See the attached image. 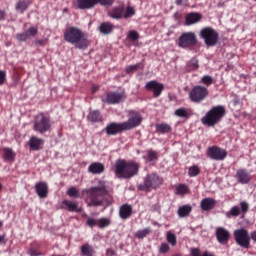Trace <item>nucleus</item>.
Segmentation results:
<instances>
[{
  "label": "nucleus",
  "instance_id": "obj_1",
  "mask_svg": "<svg viewBox=\"0 0 256 256\" xmlns=\"http://www.w3.org/2000/svg\"><path fill=\"white\" fill-rule=\"evenodd\" d=\"M107 193H109V189L105 181H100L98 186L82 190V194L86 195L85 202L88 207H101Z\"/></svg>",
  "mask_w": 256,
  "mask_h": 256
},
{
  "label": "nucleus",
  "instance_id": "obj_2",
  "mask_svg": "<svg viewBox=\"0 0 256 256\" xmlns=\"http://www.w3.org/2000/svg\"><path fill=\"white\" fill-rule=\"evenodd\" d=\"M64 41L74 45L76 49H87L89 47V40L85 38V34L81 29L71 26L64 32Z\"/></svg>",
  "mask_w": 256,
  "mask_h": 256
},
{
  "label": "nucleus",
  "instance_id": "obj_3",
  "mask_svg": "<svg viewBox=\"0 0 256 256\" xmlns=\"http://www.w3.org/2000/svg\"><path fill=\"white\" fill-rule=\"evenodd\" d=\"M139 173V165L125 160H118L115 164V175L119 179H131Z\"/></svg>",
  "mask_w": 256,
  "mask_h": 256
},
{
  "label": "nucleus",
  "instance_id": "obj_4",
  "mask_svg": "<svg viewBox=\"0 0 256 256\" xmlns=\"http://www.w3.org/2000/svg\"><path fill=\"white\" fill-rule=\"evenodd\" d=\"M223 117H225V107L214 106L202 117L201 122L208 127H215Z\"/></svg>",
  "mask_w": 256,
  "mask_h": 256
},
{
  "label": "nucleus",
  "instance_id": "obj_5",
  "mask_svg": "<svg viewBox=\"0 0 256 256\" xmlns=\"http://www.w3.org/2000/svg\"><path fill=\"white\" fill-rule=\"evenodd\" d=\"M135 15V8L128 6H115L110 11H108V17L111 19H116L119 21L121 19H131Z\"/></svg>",
  "mask_w": 256,
  "mask_h": 256
},
{
  "label": "nucleus",
  "instance_id": "obj_6",
  "mask_svg": "<svg viewBox=\"0 0 256 256\" xmlns=\"http://www.w3.org/2000/svg\"><path fill=\"white\" fill-rule=\"evenodd\" d=\"M200 39L204 40L207 47H215L219 41V33L211 27H205L200 31Z\"/></svg>",
  "mask_w": 256,
  "mask_h": 256
},
{
  "label": "nucleus",
  "instance_id": "obj_7",
  "mask_svg": "<svg viewBox=\"0 0 256 256\" xmlns=\"http://www.w3.org/2000/svg\"><path fill=\"white\" fill-rule=\"evenodd\" d=\"M34 131L37 133H47L49 129H51V118L45 115L44 113H40L34 118Z\"/></svg>",
  "mask_w": 256,
  "mask_h": 256
},
{
  "label": "nucleus",
  "instance_id": "obj_8",
  "mask_svg": "<svg viewBox=\"0 0 256 256\" xmlns=\"http://www.w3.org/2000/svg\"><path fill=\"white\" fill-rule=\"evenodd\" d=\"M163 183V178L157 174H148L144 179V184L138 185L139 191H149V189H157Z\"/></svg>",
  "mask_w": 256,
  "mask_h": 256
},
{
  "label": "nucleus",
  "instance_id": "obj_9",
  "mask_svg": "<svg viewBox=\"0 0 256 256\" xmlns=\"http://www.w3.org/2000/svg\"><path fill=\"white\" fill-rule=\"evenodd\" d=\"M177 45L180 49H191L197 45V35L195 32H184L178 38Z\"/></svg>",
  "mask_w": 256,
  "mask_h": 256
},
{
  "label": "nucleus",
  "instance_id": "obj_10",
  "mask_svg": "<svg viewBox=\"0 0 256 256\" xmlns=\"http://www.w3.org/2000/svg\"><path fill=\"white\" fill-rule=\"evenodd\" d=\"M208 96L209 90L207 87L201 85L194 86L189 93V99L192 103H201L202 101H205Z\"/></svg>",
  "mask_w": 256,
  "mask_h": 256
},
{
  "label": "nucleus",
  "instance_id": "obj_11",
  "mask_svg": "<svg viewBox=\"0 0 256 256\" xmlns=\"http://www.w3.org/2000/svg\"><path fill=\"white\" fill-rule=\"evenodd\" d=\"M234 239L239 247L249 249V246L251 245V236H249V231L245 228L235 230Z\"/></svg>",
  "mask_w": 256,
  "mask_h": 256
},
{
  "label": "nucleus",
  "instance_id": "obj_12",
  "mask_svg": "<svg viewBox=\"0 0 256 256\" xmlns=\"http://www.w3.org/2000/svg\"><path fill=\"white\" fill-rule=\"evenodd\" d=\"M143 121V117L137 111H130L128 114V120L122 122L125 131H131V129H135V127H139L141 122Z\"/></svg>",
  "mask_w": 256,
  "mask_h": 256
},
{
  "label": "nucleus",
  "instance_id": "obj_13",
  "mask_svg": "<svg viewBox=\"0 0 256 256\" xmlns=\"http://www.w3.org/2000/svg\"><path fill=\"white\" fill-rule=\"evenodd\" d=\"M207 156L213 161H224L227 158V150L219 146H211L208 148Z\"/></svg>",
  "mask_w": 256,
  "mask_h": 256
},
{
  "label": "nucleus",
  "instance_id": "obj_14",
  "mask_svg": "<svg viewBox=\"0 0 256 256\" xmlns=\"http://www.w3.org/2000/svg\"><path fill=\"white\" fill-rule=\"evenodd\" d=\"M249 211V203L246 201L240 202L239 206H233L228 212L225 213L227 219H231V217H239L241 213L245 215Z\"/></svg>",
  "mask_w": 256,
  "mask_h": 256
},
{
  "label": "nucleus",
  "instance_id": "obj_15",
  "mask_svg": "<svg viewBox=\"0 0 256 256\" xmlns=\"http://www.w3.org/2000/svg\"><path fill=\"white\" fill-rule=\"evenodd\" d=\"M146 91H152L153 97H161V93H163V89L165 86L161 82H157V80L148 81L145 85Z\"/></svg>",
  "mask_w": 256,
  "mask_h": 256
},
{
  "label": "nucleus",
  "instance_id": "obj_16",
  "mask_svg": "<svg viewBox=\"0 0 256 256\" xmlns=\"http://www.w3.org/2000/svg\"><path fill=\"white\" fill-rule=\"evenodd\" d=\"M124 99H126L125 93L109 92L103 101L104 103H108V105H117L123 103Z\"/></svg>",
  "mask_w": 256,
  "mask_h": 256
},
{
  "label": "nucleus",
  "instance_id": "obj_17",
  "mask_svg": "<svg viewBox=\"0 0 256 256\" xmlns=\"http://www.w3.org/2000/svg\"><path fill=\"white\" fill-rule=\"evenodd\" d=\"M104 131L107 133V135H119V133H123V131L126 130L125 126H123V122H112L105 127Z\"/></svg>",
  "mask_w": 256,
  "mask_h": 256
},
{
  "label": "nucleus",
  "instance_id": "obj_18",
  "mask_svg": "<svg viewBox=\"0 0 256 256\" xmlns=\"http://www.w3.org/2000/svg\"><path fill=\"white\" fill-rule=\"evenodd\" d=\"M235 179L241 185H247L251 182V174L245 168H240L236 171Z\"/></svg>",
  "mask_w": 256,
  "mask_h": 256
},
{
  "label": "nucleus",
  "instance_id": "obj_19",
  "mask_svg": "<svg viewBox=\"0 0 256 256\" xmlns=\"http://www.w3.org/2000/svg\"><path fill=\"white\" fill-rule=\"evenodd\" d=\"M215 235L218 243H220L221 245H227V242L229 241L228 229H225L223 227H217Z\"/></svg>",
  "mask_w": 256,
  "mask_h": 256
},
{
  "label": "nucleus",
  "instance_id": "obj_20",
  "mask_svg": "<svg viewBox=\"0 0 256 256\" xmlns=\"http://www.w3.org/2000/svg\"><path fill=\"white\" fill-rule=\"evenodd\" d=\"M35 191L40 199H45L49 195V186L45 182H38L35 185Z\"/></svg>",
  "mask_w": 256,
  "mask_h": 256
},
{
  "label": "nucleus",
  "instance_id": "obj_21",
  "mask_svg": "<svg viewBox=\"0 0 256 256\" xmlns=\"http://www.w3.org/2000/svg\"><path fill=\"white\" fill-rule=\"evenodd\" d=\"M61 209H65L66 211H70L72 213H81L82 209L77 206V203L71 200H64L60 205Z\"/></svg>",
  "mask_w": 256,
  "mask_h": 256
},
{
  "label": "nucleus",
  "instance_id": "obj_22",
  "mask_svg": "<svg viewBox=\"0 0 256 256\" xmlns=\"http://www.w3.org/2000/svg\"><path fill=\"white\" fill-rule=\"evenodd\" d=\"M133 215V206L129 204H123L119 208V217L120 219L126 220Z\"/></svg>",
  "mask_w": 256,
  "mask_h": 256
},
{
  "label": "nucleus",
  "instance_id": "obj_23",
  "mask_svg": "<svg viewBox=\"0 0 256 256\" xmlns=\"http://www.w3.org/2000/svg\"><path fill=\"white\" fill-rule=\"evenodd\" d=\"M217 204V201L211 197H207L201 200L200 202V208L202 211H212V209H215V205Z\"/></svg>",
  "mask_w": 256,
  "mask_h": 256
},
{
  "label": "nucleus",
  "instance_id": "obj_24",
  "mask_svg": "<svg viewBox=\"0 0 256 256\" xmlns=\"http://www.w3.org/2000/svg\"><path fill=\"white\" fill-rule=\"evenodd\" d=\"M114 29L115 25L111 22H102L98 27V31L102 33V35H111Z\"/></svg>",
  "mask_w": 256,
  "mask_h": 256
},
{
  "label": "nucleus",
  "instance_id": "obj_25",
  "mask_svg": "<svg viewBox=\"0 0 256 256\" xmlns=\"http://www.w3.org/2000/svg\"><path fill=\"white\" fill-rule=\"evenodd\" d=\"M203 16L198 12H191L185 18V25H195V23H199Z\"/></svg>",
  "mask_w": 256,
  "mask_h": 256
},
{
  "label": "nucleus",
  "instance_id": "obj_26",
  "mask_svg": "<svg viewBox=\"0 0 256 256\" xmlns=\"http://www.w3.org/2000/svg\"><path fill=\"white\" fill-rule=\"evenodd\" d=\"M88 171L89 173H92V175H101V173L105 171V165H103V163L100 162H93L88 167Z\"/></svg>",
  "mask_w": 256,
  "mask_h": 256
},
{
  "label": "nucleus",
  "instance_id": "obj_27",
  "mask_svg": "<svg viewBox=\"0 0 256 256\" xmlns=\"http://www.w3.org/2000/svg\"><path fill=\"white\" fill-rule=\"evenodd\" d=\"M78 9H93L97 5V0H76Z\"/></svg>",
  "mask_w": 256,
  "mask_h": 256
},
{
  "label": "nucleus",
  "instance_id": "obj_28",
  "mask_svg": "<svg viewBox=\"0 0 256 256\" xmlns=\"http://www.w3.org/2000/svg\"><path fill=\"white\" fill-rule=\"evenodd\" d=\"M191 211H193V206H191L190 204H186L178 208L177 214H178V217L183 219L185 217H189V215L191 214Z\"/></svg>",
  "mask_w": 256,
  "mask_h": 256
},
{
  "label": "nucleus",
  "instance_id": "obj_29",
  "mask_svg": "<svg viewBox=\"0 0 256 256\" xmlns=\"http://www.w3.org/2000/svg\"><path fill=\"white\" fill-rule=\"evenodd\" d=\"M87 119L90 123H99L103 121V116L99 110H93L89 112Z\"/></svg>",
  "mask_w": 256,
  "mask_h": 256
},
{
  "label": "nucleus",
  "instance_id": "obj_30",
  "mask_svg": "<svg viewBox=\"0 0 256 256\" xmlns=\"http://www.w3.org/2000/svg\"><path fill=\"white\" fill-rule=\"evenodd\" d=\"M44 141L41 138L32 137L29 141V147L33 151H39L41 149V145H43Z\"/></svg>",
  "mask_w": 256,
  "mask_h": 256
},
{
  "label": "nucleus",
  "instance_id": "obj_31",
  "mask_svg": "<svg viewBox=\"0 0 256 256\" xmlns=\"http://www.w3.org/2000/svg\"><path fill=\"white\" fill-rule=\"evenodd\" d=\"M15 151L11 148H3V159L4 161H9L10 163H13L15 161L16 157Z\"/></svg>",
  "mask_w": 256,
  "mask_h": 256
},
{
  "label": "nucleus",
  "instance_id": "obj_32",
  "mask_svg": "<svg viewBox=\"0 0 256 256\" xmlns=\"http://www.w3.org/2000/svg\"><path fill=\"white\" fill-rule=\"evenodd\" d=\"M81 256H95V249L89 244L81 246Z\"/></svg>",
  "mask_w": 256,
  "mask_h": 256
},
{
  "label": "nucleus",
  "instance_id": "obj_33",
  "mask_svg": "<svg viewBox=\"0 0 256 256\" xmlns=\"http://www.w3.org/2000/svg\"><path fill=\"white\" fill-rule=\"evenodd\" d=\"M143 159L150 162L157 161V159H159V153H157V151L154 150H148L146 155L143 156Z\"/></svg>",
  "mask_w": 256,
  "mask_h": 256
},
{
  "label": "nucleus",
  "instance_id": "obj_34",
  "mask_svg": "<svg viewBox=\"0 0 256 256\" xmlns=\"http://www.w3.org/2000/svg\"><path fill=\"white\" fill-rule=\"evenodd\" d=\"M150 233H151V227H148V228H144L136 231L134 234V237H136V239H145V237H147V235H149Z\"/></svg>",
  "mask_w": 256,
  "mask_h": 256
},
{
  "label": "nucleus",
  "instance_id": "obj_35",
  "mask_svg": "<svg viewBox=\"0 0 256 256\" xmlns=\"http://www.w3.org/2000/svg\"><path fill=\"white\" fill-rule=\"evenodd\" d=\"M156 131L158 133H162V134L170 133L171 132V126L169 124H165V123L158 124V125H156Z\"/></svg>",
  "mask_w": 256,
  "mask_h": 256
},
{
  "label": "nucleus",
  "instance_id": "obj_36",
  "mask_svg": "<svg viewBox=\"0 0 256 256\" xmlns=\"http://www.w3.org/2000/svg\"><path fill=\"white\" fill-rule=\"evenodd\" d=\"M187 69L189 71H197L199 69V60L197 58H192L188 63H187Z\"/></svg>",
  "mask_w": 256,
  "mask_h": 256
},
{
  "label": "nucleus",
  "instance_id": "obj_37",
  "mask_svg": "<svg viewBox=\"0 0 256 256\" xmlns=\"http://www.w3.org/2000/svg\"><path fill=\"white\" fill-rule=\"evenodd\" d=\"M29 5H30L29 1H20L16 4V9L19 11V13H25Z\"/></svg>",
  "mask_w": 256,
  "mask_h": 256
},
{
  "label": "nucleus",
  "instance_id": "obj_38",
  "mask_svg": "<svg viewBox=\"0 0 256 256\" xmlns=\"http://www.w3.org/2000/svg\"><path fill=\"white\" fill-rule=\"evenodd\" d=\"M187 193H189V187L185 184H180L175 189L176 195H187Z\"/></svg>",
  "mask_w": 256,
  "mask_h": 256
},
{
  "label": "nucleus",
  "instance_id": "obj_39",
  "mask_svg": "<svg viewBox=\"0 0 256 256\" xmlns=\"http://www.w3.org/2000/svg\"><path fill=\"white\" fill-rule=\"evenodd\" d=\"M109 225H111V219H109V218L98 219L99 229H105V227H109Z\"/></svg>",
  "mask_w": 256,
  "mask_h": 256
},
{
  "label": "nucleus",
  "instance_id": "obj_40",
  "mask_svg": "<svg viewBox=\"0 0 256 256\" xmlns=\"http://www.w3.org/2000/svg\"><path fill=\"white\" fill-rule=\"evenodd\" d=\"M166 239L172 247H175L177 245V236L172 232H167Z\"/></svg>",
  "mask_w": 256,
  "mask_h": 256
},
{
  "label": "nucleus",
  "instance_id": "obj_41",
  "mask_svg": "<svg viewBox=\"0 0 256 256\" xmlns=\"http://www.w3.org/2000/svg\"><path fill=\"white\" fill-rule=\"evenodd\" d=\"M199 173H201V169H199L197 165L188 168V175L190 177H197Z\"/></svg>",
  "mask_w": 256,
  "mask_h": 256
},
{
  "label": "nucleus",
  "instance_id": "obj_42",
  "mask_svg": "<svg viewBox=\"0 0 256 256\" xmlns=\"http://www.w3.org/2000/svg\"><path fill=\"white\" fill-rule=\"evenodd\" d=\"M174 115H176V117L186 118L189 117V112L186 108H179L175 110Z\"/></svg>",
  "mask_w": 256,
  "mask_h": 256
},
{
  "label": "nucleus",
  "instance_id": "obj_43",
  "mask_svg": "<svg viewBox=\"0 0 256 256\" xmlns=\"http://www.w3.org/2000/svg\"><path fill=\"white\" fill-rule=\"evenodd\" d=\"M200 83H203V85H206V87H209V86L213 85V77H211L209 75H204L201 78Z\"/></svg>",
  "mask_w": 256,
  "mask_h": 256
},
{
  "label": "nucleus",
  "instance_id": "obj_44",
  "mask_svg": "<svg viewBox=\"0 0 256 256\" xmlns=\"http://www.w3.org/2000/svg\"><path fill=\"white\" fill-rule=\"evenodd\" d=\"M127 39H130V41H139V32L135 30H131L127 34Z\"/></svg>",
  "mask_w": 256,
  "mask_h": 256
},
{
  "label": "nucleus",
  "instance_id": "obj_45",
  "mask_svg": "<svg viewBox=\"0 0 256 256\" xmlns=\"http://www.w3.org/2000/svg\"><path fill=\"white\" fill-rule=\"evenodd\" d=\"M115 3V0H96V5H102V7H111Z\"/></svg>",
  "mask_w": 256,
  "mask_h": 256
},
{
  "label": "nucleus",
  "instance_id": "obj_46",
  "mask_svg": "<svg viewBox=\"0 0 256 256\" xmlns=\"http://www.w3.org/2000/svg\"><path fill=\"white\" fill-rule=\"evenodd\" d=\"M16 39L20 42L27 41L29 39V32L25 31L23 33L16 34Z\"/></svg>",
  "mask_w": 256,
  "mask_h": 256
},
{
  "label": "nucleus",
  "instance_id": "obj_47",
  "mask_svg": "<svg viewBox=\"0 0 256 256\" xmlns=\"http://www.w3.org/2000/svg\"><path fill=\"white\" fill-rule=\"evenodd\" d=\"M67 195H69L70 197H74L75 199H77V197H80L79 190H77V188L75 187H70L67 191Z\"/></svg>",
  "mask_w": 256,
  "mask_h": 256
},
{
  "label": "nucleus",
  "instance_id": "obj_48",
  "mask_svg": "<svg viewBox=\"0 0 256 256\" xmlns=\"http://www.w3.org/2000/svg\"><path fill=\"white\" fill-rule=\"evenodd\" d=\"M168 251H169V244L162 243L159 248V253H161L162 255H165V253H167Z\"/></svg>",
  "mask_w": 256,
  "mask_h": 256
},
{
  "label": "nucleus",
  "instance_id": "obj_49",
  "mask_svg": "<svg viewBox=\"0 0 256 256\" xmlns=\"http://www.w3.org/2000/svg\"><path fill=\"white\" fill-rule=\"evenodd\" d=\"M26 33H28L29 39H31V37H35V35H37V33H39V30H37V28H35V27H30L28 29V31H26Z\"/></svg>",
  "mask_w": 256,
  "mask_h": 256
},
{
  "label": "nucleus",
  "instance_id": "obj_50",
  "mask_svg": "<svg viewBox=\"0 0 256 256\" xmlns=\"http://www.w3.org/2000/svg\"><path fill=\"white\" fill-rule=\"evenodd\" d=\"M137 69H139V64L127 66L125 71H126V73H133V72L137 71Z\"/></svg>",
  "mask_w": 256,
  "mask_h": 256
},
{
  "label": "nucleus",
  "instance_id": "obj_51",
  "mask_svg": "<svg viewBox=\"0 0 256 256\" xmlns=\"http://www.w3.org/2000/svg\"><path fill=\"white\" fill-rule=\"evenodd\" d=\"M86 224L88 225V227H95L96 225L98 226V220L94 219V218H88Z\"/></svg>",
  "mask_w": 256,
  "mask_h": 256
},
{
  "label": "nucleus",
  "instance_id": "obj_52",
  "mask_svg": "<svg viewBox=\"0 0 256 256\" xmlns=\"http://www.w3.org/2000/svg\"><path fill=\"white\" fill-rule=\"evenodd\" d=\"M7 81V73L3 70H0V85H4Z\"/></svg>",
  "mask_w": 256,
  "mask_h": 256
},
{
  "label": "nucleus",
  "instance_id": "obj_53",
  "mask_svg": "<svg viewBox=\"0 0 256 256\" xmlns=\"http://www.w3.org/2000/svg\"><path fill=\"white\" fill-rule=\"evenodd\" d=\"M34 45H36V47H41L45 45V40H35Z\"/></svg>",
  "mask_w": 256,
  "mask_h": 256
},
{
  "label": "nucleus",
  "instance_id": "obj_54",
  "mask_svg": "<svg viewBox=\"0 0 256 256\" xmlns=\"http://www.w3.org/2000/svg\"><path fill=\"white\" fill-rule=\"evenodd\" d=\"M189 0H175L176 5H187Z\"/></svg>",
  "mask_w": 256,
  "mask_h": 256
},
{
  "label": "nucleus",
  "instance_id": "obj_55",
  "mask_svg": "<svg viewBox=\"0 0 256 256\" xmlns=\"http://www.w3.org/2000/svg\"><path fill=\"white\" fill-rule=\"evenodd\" d=\"M250 237H251L252 241H254V243H256V230L251 232Z\"/></svg>",
  "mask_w": 256,
  "mask_h": 256
},
{
  "label": "nucleus",
  "instance_id": "obj_56",
  "mask_svg": "<svg viewBox=\"0 0 256 256\" xmlns=\"http://www.w3.org/2000/svg\"><path fill=\"white\" fill-rule=\"evenodd\" d=\"M31 256H39V254L35 250H30Z\"/></svg>",
  "mask_w": 256,
  "mask_h": 256
},
{
  "label": "nucleus",
  "instance_id": "obj_57",
  "mask_svg": "<svg viewBox=\"0 0 256 256\" xmlns=\"http://www.w3.org/2000/svg\"><path fill=\"white\" fill-rule=\"evenodd\" d=\"M96 91H99V86H92V92L96 93Z\"/></svg>",
  "mask_w": 256,
  "mask_h": 256
},
{
  "label": "nucleus",
  "instance_id": "obj_58",
  "mask_svg": "<svg viewBox=\"0 0 256 256\" xmlns=\"http://www.w3.org/2000/svg\"><path fill=\"white\" fill-rule=\"evenodd\" d=\"M0 19H5V12L0 10Z\"/></svg>",
  "mask_w": 256,
  "mask_h": 256
},
{
  "label": "nucleus",
  "instance_id": "obj_59",
  "mask_svg": "<svg viewBox=\"0 0 256 256\" xmlns=\"http://www.w3.org/2000/svg\"><path fill=\"white\" fill-rule=\"evenodd\" d=\"M5 241V235H0V243H3Z\"/></svg>",
  "mask_w": 256,
  "mask_h": 256
},
{
  "label": "nucleus",
  "instance_id": "obj_60",
  "mask_svg": "<svg viewBox=\"0 0 256 256\" xmlns=\"http://www.w3.org/2000/svg\"><path fill=\"white\" fill-rule=\"evenodd\" d=\"M1 227H3V222L0 221V229H1Z\"/></svg>",
  "mask_w": 256,
  "mask_h": 256
},
{
  "label": "nucleus",
  "instance_id": "obj_61",
  "mask_svg": "<svg viewBox=\"0 0 256 256\" xmlns=\"http://www.w3.org/2000/svg\"><path fill=\"white\" fill-rule=\"evenodd\" d=\"M1 189H3V185H1V183H0V191H1Z\"/></svg>",
  "mask_w": 256,
  "mask_h": 256
}]
</instances>
